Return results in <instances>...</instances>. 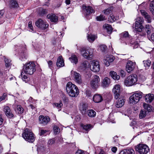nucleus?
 Masks as SVG:
<instances>
[{"instance_id":"48","label":"nucleus","mask_w":154,"mask_h":154,"mask_svg":"<svg viewBox=\"0 0 154 154\" xmlns=\"http://www.w3.org/2000/svg\"><path fill=\"white\" fill-rule=\"evenodd\" d=\"M104 13L106 15H108L112 12V10L110 8H108L103 11Z\"/></svg>"},{"instance_id":"13","label":"nucleus","mask_w":154,"mask_h":154,"mask_svg":"<svg viewBox=\"0 0 154 154\" xmlns=\"http://www.w3.org/2000/svg\"><path fill=\"white\" fill-rule=\"evenodd\" d=\"M35 25L38 27L42 29H45L48 27V24L43 20L39 19L35 23Z\"/></svg>"},{"instance_id":"32","label":"nucleus","mask_w":154,"mask_h":154,"mask_svg":"<svg viewBox=\"0 0 154 154\" xmlns=\"http://www.w3.org/2000/svg\"><path fill=\"white\" fill-rule=\"evenodd\" d=\"M110 83V79L108 77H105L103 80V85L104 87L107 86Z\"/></svg>"},{"instance_id":"29","label":"nucleus","mask_w":154,"mask_h":154,"mask_svg":"<svg viewBox=\"0 0 154 154\" xmlns=\"http://www.w3.org/2000/svg\"><path fill=\"white\" fill-rule=\"evenodd\" d=\"M119 17L115 16L112 14H111L108 18V20L109 22L112 23L118 20Z\"/></svg>"},{"instance_id":"38","label":"nucleus","mask_w":154,"mask_h":154,"mask_svg":"<svg viewBox=\"0 0 154 154\" xmlns=\"http://www.w3.org/2000/svg\"><path fill=\"white\" fill-rule=\"evenodd\" d=\"M143 107L145 109H146L148 112H150L152 110V106L145 103H143Z\"/></svg>"},{"instance_id":"10","label":"nucleus","mask_w":154,"mask_h":154,"mask_svg":"<svg viewBox=\"0 0 154 154\" xmlns=\"http://www.w3.org/2000/svg\"><path fill=\"white\" fill-rule=\"evenodd\" d=\"M90 67L91 70L94 72H98L100 69L99 62L95 60L91 61L90 63Z\"/></svg>"},{"instance_id":"53","label":"nucleus","mask_w":154,"mask_h":154,"mask_svg":"<svg viewBox=\"0 0 154 154\" xmlns=\"http://www.w3.org/2000/svg\"><path fill=\"white\" fill-rule=\"evenodd\" d=\"M86 95L88 97H91V93L90 90H87L86 91Z\"/></svg>"},{"instance_id":"9","label":"nucleus","mask_w":154,"mask_h":154,"mask_svg":"<svg viewBox=\"0 0 154 154\" xmlns=\"http://www.w3.org/2000/svg\"><path fill=\"white\" fill-rule=\"evenodd\" d=\"M143 22V18L138 17L136 19L135 30L137 32H141L142 31L143 26L142 23Z\"/></svg>"},{"instance_id":"28","label":"nucleus","mask_w":154,"mask_h":154,"mask_svg":"<svg viewBox=\"0 0 154 154\" xmlns=\"http://www.w3.org/2000/svg\"><path fill=\"white\" fill-rule=\"evenodd\" d=\"M103 28L105 29L109 34H110L112 32V29L111 26L108 24H105L103 26Z\"/></svg>"},{"instance_id":"19","label":"nucleus","mask_w":154,"mask_h":154,"mask_svg":"<svg viewBox=\"0 0 154 154\" xmlns=\"http://www.w3.org/2000/svg\"><path fill=\"white\" fill-rule=\"evenodd\" d=\"M114 58L112 55H107L104 57V62L106 66H108L110 63L113 62L114 60Z\"/></svg>"},{"instance_id":"8","label":"nucleus","mask_w":154,"mask_h":154,"mask_svg":"<svg viewBox=\"0 0 154 154\" xmlns=\"http://www.w3.org/2000/svg\"><path fill=\"white\" fill-rule=\"evenodd\" d=\"M82 9L83 14L87 19L89 17V15L90 14L94 13L95 12L91 7L86 6L85 5H83Z\"/></svg>"},{"instance_id":"37","label":"nucleus","mask_w":154,"mask_h":154,"mask_svg":"<svg viewBox=\"0 0 154 154\" xmlns=\"http://www.w3.org/2000/svg\"><path fill=\"white\" fill-rule=\"evenodd\" d=\"M23 72H22L21 73V76L22 78V79L23 81L25 82L26 83H27L29 80V78L26 75H23Z\"/></svg>"},{"instance_id":"34","label":"nucleus","mask_w":154,"mask_h":154,"mask_svg":"<svg viewBox=\"0 0 154 154\" xmlns=\"http://www.w3.org/2000/svg\"><path fill=\"white\" fill-rule=\"evenodd\" d=\"M81 126L82 128L85 130L86 131H89L92 128V126L91 124H82Z\"/></svg>"},{"instance_id":"5","label":"nucleus","mask_w":154,"mask_h":154,"mask_svg":"<svg viewBox=\"0 0 154 154\" xmlns=\"http://www.w3.org/2000/svg\"><path fill=\"white\" fill-rule=\"evenodd\" d=\"M137 80V76L136 75H130L125 80L124 84L127 86H131L136 84Z\"/></svg>"},{"instance_id":"27","label":"nucleus","mask_w":154,"mask_h":154,"mask_svg":"<svg viewBox=\"0 0 154 154\" xmlns=\"http://www.w3.org/2000/svg\"><path fill=\"white\" fill-rule=\"evenodd\" d=\"M119 154H134V151L132 149H125L121 151Z\"/></svg>"},{"instance_id":"40","label":"nucleus","mask_w":154,"mask_h":154,"mask_svg":"<svg viewBox=\"0 0 154 154\" xmlns=\"http://www.w3.org/2000/svg\"><path fill=\"white\" fill-rule=\"evenodd\" d=\"M143 62L144 66L146 69H148L151 63V62L150 60H144Z\"/></svg>"},{"instance_id":"49","label":"nucleus","mask_w":154,"mask_h":154,"mask_svg":"<svg viewBox=\"0 0 154 154\" xmlns=\"http://www.w3.org/2000/svg\"><path fill=\"white\" fill-rule=\"evenodd\" d=\"M100 47L102 51H105L107 49V47L105 45H101L100 46Z\"/></svg>"},{"instance_id":"24","label":"nucleus","mask_w":154,"mask_h":154,"mask_svg":"<svg viewBox=\"0 0 154 154\" xmlns=\"http://www.w3.org/2000/svg\"><path fill=\"white\" fill-rule=\"evenodd\" d=\"M93 101L95 103H99L103 100L102 96L99 94H96L93 97Z\"/></svg>"},{"instance_id":"1","label":"nucleus","mask_w":154,"mask_h":154,"mask_svg":"<svg viewBox=\"0 0 154 154\" xmlns=\"http://www.w3.org/2000/svg\"><path fill=\"white\" fill-rule=\"evenodd\" d=\"M66 90L69 95L72 97H76L79 93V90L77 86L70 82L67 83Z\"/></svg>"},{"instance_id":"44","label":"nucleus","mask_w":154,"mask_h":154,"mask_svg":"<svg viewBox=\"0 0 154 154\" xmlns=\"http://www.w3.org/2000/svg\"><path fill=\"white\" fill-rule=\"evenodd\" d=\"M96 19L97 20L99 21H103L105 20V17L103 15H100L99 16L97 17Z\"/></svg>"},{"instance_id":"20","label":"nucleus","mask_w":154,"mask_h":154,"mask_svg":"<svg viewBox=\"0 0 154 154\" xmlns=\"http://www.w3.org/2000/svg\"><path fill=\"white\" fill-rule=\"evenodd\" d=\"M4 111L8 118H11L14 116L10 108L8 106H5L4 108Z\"/></svg>"},{"instance_id":"57","label":"nucleus","mask_w":154,"mask_h":154,"mask_svg":"<svg viewBox=\"0 0 154 154\" xmlns=\"http://www.w3.org/2000/svg\"><path fill=\"white\" fill-rule=\"evenodd\" d=\"M52 62L51 60H49L48 62L49 67L51 69H52Z\"/></svg>"},{"instance_id":"15","label":"nucleus","mask_w":154,"mask_h":154,"mask_svg":"<svg viewBox=\"0 0 154 154\" xmlns=\"http://www.w3.org/2000/svg\"><path fill=\"white\" fill-rule=\"evenodd\" d=\"M71 73L74 78L75 81L78 84H81L82 82V80L81 75L76 72L72 71Z\"/></svg>"},{"instance_id":"12","label":"nucleus","mask_w":154,"mask_h":154,"mask_svg":"<svg viewBox=\"0 0 154 154\" xmlns=\"http://www.w3.org/2000/svg\"><path fill=\"white\" fill-rule=\"evenodd\" d=\"M100 79L97 75L94 76V79L91 81L90 84L91 87L94 89L97 88L100 85Z\"/></svg>"},{"instance_id":"45","label":"nucleus","mask_w":154,"mask_h":154,"mask_svg":"<svg viewBox=\"0 0 154 154\" xmlns=\"http://www.w3.org/2000/svg\"><path fill=\"white\" fill-rule=\"evenodd\" d=\"M146 112L145 111L141 110L139 114V117L140 119L144 118L146 115Z\"/></svg>"},{"instance_id":"6","label":"nucleus","mask_w":154,"mask_h":154,"mask_svg":"<svg viewBox=\"0 0 154 154\" xmlns=\"http://www.w3.org/2000/svg\"><path fill=\"white\" fill-rule=\"evenodd\" d=\"M135 150L140 154H147L149 151V148L146 145L141 143L135 146Z\"/></svg>"},{"instance_id":"41","label":"nucleus","mask_w":154,"mask_h":154,"mask_svg":"<svg viewBox=\"0 0 154 154\" xmlns=\"http://www.w3.org/2000/svg\"><path fill=\"white\" fill-rule=\"evenodd\" d=\"M150 10L152 13V14L154 16V0L152 1L150 5Z\"/></svg>"},{"instance_id":"54","label":"nucleus","mask_w":154,"mask_h":154,"mask_svg":"<svg viewBox=\"0 0 154 154\" xmlns=\"http://www.w3.org/2000/svg\"><path fill=\"white\" fill-rule=\"evenodd\" d=\"M62 99L64 102L66 103L68 102L69 100L65 96H63L62 97Z\"/></svg>"},{"instance_id":"18","label":"nucleus","mask_w":154,"mask_h":154,"mask_svg":"<svg viewBox=\"0 0 154 154\" xmlns=\"http://www.w3.org/2000/svg\"><path fill=\"white\" fill-rule=\"evenodd\" d=\"M135 63L131 61H128L126 65V70L128 72L132 71L134 68Z\"/></svg>"},{"instance_id":"33","label":"nucleus","mask_w":154,"mask_h":154,"mask_svg":"<svg viewBox=\"0 0 154 154\" xmlns=\"http://www.w3.org/2000/svg\"><path fill=\"white\" fill-rule=\"evenodd\" d=\"M69 59L72 63H74L75 64L77 63L78 61V58L75 55H72L71 57L69 58Z\"/></svg>"},{"instance_id":"3","label":"nucleus","mask_w":154,"mask_h":154,"mask_svg":"<svg viewBox=\"0 0 154 154\" xmlns=\"http://www.w3.org/2000/svg\"><path fill=\"white\" fill-rule=\"evenodd\" d=\"M80 51L82 56L85 58L90 60L92 59L93 57L94 49L90 48L85 49L84 48H82L80 49Z\"/></svg>"},{"instance_id":"46","label":"nucleus","mask_w":154,"mask_h":154,"mask_svg":"<svg viewBox=\"0 0 154 154\" xmlns=\"http://www.w3.org/2000/svg\"><path fill=\"white\" fill-rule=\"evenodd\" d=\"M82 66L84 68H87L90 67V64L87 61H85L83 62Z\"/></svg>"},{"instance_id":"59","label":"nucleus","mask_w":154,"mask_h":154,"mask_svg":"<svg viewBox=\"0 0 154 154\" xmlns=\"http://www.w3.org/2000/svg\"><path fill=\"white\" fill-rule=\"evenodd\" d=\"M26 58L27 57L24 54H23L21 56L20 59L22 61H24L26 59Z\"/></svg>"},{"instance_id":"61","label":"nucleus","mask_w":154,"mask_h":154,"mask_svg":"<svg viewBox=\"0 0 154 154\" xmlns=\"http://www.w3.org/2000/svg\"><path fill=\"white\" fill-rule=\"evenodd\" d=\"M7 96V95L5 93H4L3 95L1 97V99L2 100H5L6 98V97Z\"/></svg>"},{"instance_id":"2","label":"nucleus","mask_w":154,"mask_h":154,"mask_svg":"<svg viewBox=\"0 0 154 154\" xmlns=\"http://www.w3.org/2000/svg\"><path fill=\"white\" fill-rule=\"evenodd\" d=\"M35 70V65L34 63L29 62L23 65L22 71L26 74L32 75Z\"/></svg>"},{"instance_id":"7","label":"nucleus","mask_w":154,"mask_h":154,"mask_svg":"<svg viewBox=\"0 0 154 154\" xmlns=\"http://www.w3.org/2000/svg\"><path fill=\"white\" fill-rule=\"evenodd\" d=\"M142 93L139 92L136 93L130 97L129 102L130 104H136L137 103L142 97Z\"/></svg>"},{"instance_id":"17","label":"nucleus","mask_w":154,"mask_h":154,"mask_svg":"<svg viewBox=\"0 0 154 154\" xmlns=\"http://www.w3.org/2000/svg\"><path fill=\"white\" fill-rule=\"evenodd\" d=\"M121 40L125 43H128V40L131 39V36L129 35L127 31L124 32L121 34Z\"/></svg>"},{"instance_id":"63","label":"nucleus","mask_w":154,"mask_h":154,"mask_svg":"<svg viewBox=\"0 0 154 154\" xmlns=\"http://www.w3.org/2000/svg\"><path fill=\"white\" fill-rule=\"evenodd\" d=\"M120 73L122 77H125V73L123 70H121L120 71Z\"/></svg>"},{"instance_id":"50","label":"nucleus","mask_w":154,"mask_h":154,"mask_svg":"<svg viewBox=\"0 0 154 154\" xmlns=\"http://www.w3.org/2000/svg\"><path fill=\"white\" fill-rule=\"evenodd\" d=\"M54 106L57 107L58 109L61 108L63 104L62 103H55L54 104Z\"/></svg>"},{"instance_id":"51","label":"nucleus","mask_w":154,"mask_h":154,"mask_svg":"<svg viewBox=\"0 0 154 154\" xmlns=\"http://www.w3.org/2000/svg\"><path fill=\"white\" fill-rule=\"evenodd\" d=\"M87 108V106L85 104H83L82 105H80V110H85Z\"/></svg>"},{"instance_id":"26","label":"nucleus","mask_w":154,"mask_h":154,"mask_svg":"<svg viewBox=\"0 0 154 154\" xmlns=\"http://www.w3.org/2000/svg\"><path fill=\"white\" fill-rule=\"evenodd\" d=\"M125 101V99L120 98L116 101V106L117 108L122 107L124 105Z\"/></svg>"},{"instance_id":"16","label":"nucleus","mask_w":154,"mask_h":154,"mask_svg":"<svg viewBox=\"0 0 154 154\" xmlns=\"http://www.w3.org/2000/svg\"><path fill=\"white\" fill-rule=\"evenodd\" d=\"M50 121L49 117L47 116H44L43 115H40L39 117V121L40 124L46 125Z\"/></svg>"},{"instance_id":"22","label":"nucleus","mask_w":154,"mask_h":154,"mask_svg":"<svg viewBox=\"0 0 154 154\" xmlns=\"http://www.w3.org/2000/svg\"><path fill=\"white\" fill-rule=\"evenodd\" d=\"M140 12L141 14L146 20L148 23L151 22V18L147 13L144 10H141Z\"/></svg>"},{"instance_id":"47","label":"nucleus","mask_w":154,"mask_h":154,"mask_svg":"<svg viewBox=\"0 0 154 154\" xmlns=\"http://www.w3.org/2000/svg\"><path fill=\"white\" fill-rule=\"evenodd\" d=\"M131 39L129 40H128V42H125V44L126 45H129L131 44V45H134V43H135V40L134 38H132L131 37Z\"/></svg>"},{"instance_id":"58","label":"nucleus","mask_w":154,"mask_h":154,"mask_svg":"<svg viewBox=\"0 0 154 154\" xmlns=\"http://www.w3.org/2000/svg\"><path fill=\"white\" fill-rule=\"evenodd\" d=\"M75 154H84V152L83 151L79 149L76 152Z\"/></svg>"},{"instance_id":"4","label":"nucleus","mask_w":154,"mask_h":154,"mask_svg":"<svg viewBox=\"0 0 154 154\" xmlns=\"http://www.w3.org/2000/svg\"><path fill=\"white\" fill-rule=\"evenodd\" d=\"M22 136L26 140L29 142L32 143L35 140L34 134L31 131L27 128L24 130Z\"/></svg>"},{"instance_id":"14","label":"nucleus","mask_w":154,"mask_h":154,"mask_svg":"<svg viewBox=\"0 0 154 154\" xmlns=\"http://www.w3.org/2000/svg\"><path fill=\"white\" fill-rule=\"evenodd\" d=\"M120 87V85H116L112 90L115 98L116 99L119 98L120 93L121 92Z\"/></svg>"},{"instance_id":"60","label":"nucleus","mask_w":154,"mask_h":154,"mask_svg":"<svg viewBox=\"0 0 154 154\" xmlns=\"http://www.w3.org/2000/svg\"><path fill=\"white\" fill-rule=\"evenodd\" d=\"M28 26L32 30H33V28L32 25V22L31 21H30L29 22Z\"/></svg>"},{"instance_id":"23","label":"nucleus","mask_w":154,"mask_h":154,"mask_svg":"<svg viewBox=\"0 0 154 154\" xmlns=\"http://www.w3.org/2000/svg\"><path fill=\"white\" fill-rule=\"evenodd\" d=\"M154 99V96L153 94H149L145 96V101L147 103H151Z\"/></svg>"},{"instance_id":"56","label":"nucleus","mask_w":154,"mask_h":154,"mask_svg":"<svg viewBox=\"0 0 154 154\" xmlns=\"http://www.w3.org/2000/svg\"><path fill=\"white\" fill-rule=\"evenodd\" d=\"M118 137L117 136H115L114 137H113V142L115 143H118L119 140L118 139Z\"/></svg>"},{"instance_id":"52","label":"nucleus","mask_w":154,"mask_h":154,"mask_svg":"<svg viewBox=\"0 0 154 154\" xmlns=\"http://www.w3.org/2000/svg\"><path fill=\"white\" fill-rule=\"evenodd\" d=\"M55 140L53 139H50L48 142V144L50 145H51L55 143Z\"/></svg>"},{"instance_id":"31","label":"nucleus","mask_w":154,"mask_h":154,"mask_svg":"<svg viewBox=\"0 0 154 154\" xmlns=\"http://www.w3.org/2000/svg\"><path fill=\"white\" fill-rule=\"evenodd\" d=\"M87 38L88 41L90 42H92L97 38L96 35L93 34H88L87 36Z\"/></svg>"},{"instance_id":"36","label":"nucleus","mask_w":154,"mask_h":154,"mask_svg":"<svg viewBox=\"0 0 154 154\" xmlns=\"http://www.w3.org/2000/svg\"><path fill=\"white\" fill-rule=\"evenodd\" d=\"M88 116L91 117H95L96 115V112L94 110L91 109L88 110L87 112Z\"/></svg>"},{"instance_id":"42","label":"nucleus","mask_w":154,"mask_h":154,"mask_svg":"<svg viewBox=\"0 0 154 154\" xmlns=\"http://www.w3.org/2000/svg\"><path fill=\"white\" fill-rule=\"evenodd\" d=\"M5 66L7 67H9L11 65V60L7 58H5Z\"/></svg>"},{"instance_id":"43","label":"nucleus","mask_w":154,"mask_h":154,"mask_svg":"<svg viewBox=\"0 0 154 154\" xmlns=\"http://www.w3.org/2000/svg\"><path fill=\"white\" fill-rule=\"evenodd\" d=\"M53 130L55 134H57L60 132V129L56 125H54L53 127Z\"/></svg>"},{"instance_id":"25","label":"nucleus","mask_w":154,"mask_h":154,"mask_svg":"<svg viewBox=\"0 0 154 154\" xmlns=\"http://www.w3.org/2000/svg\"><path fill=\"white\" fill-rule=\"evenodd\" d=\"M56 65L58 67H62L64 66V61L62 56H60L57 58Z\"/></svg>"},{"instance_id":"21","label":"nucleus","mask_w":154,"mask_h":154,"mask_svg":"<svg viewBox=\"0 0 154 154\" xmlns=\"http://www.w3.org/2000/svg\"><path fill=\"white\" fill-rule=\"evenodd\" d=\"M47 17L51 22L55 23H57L58 20V17L54 14H49L47 15Z\"/></svg>"},{"instance_id":"35","label":"nucleus","mask_w":154,"mask_h":154,"mask_svg":"<svg viewBox=\"0 0 154 154\" xmlns=\"http://www.w3.org/2000/svg\"><path fill=\"white\" fill-rule=\"evenodd\" d=\"M11 7L13 8H16L18 6V5L17 2L14 0H11L9 3Z\"/></svg>"},{"instance_id":"64","label":"nucleus","mask_w":154,"mask_h":154,"mask_svg":"<svg viewBox=\"0 0 154 154\" xmlns=\"http://www.w3.org/2000/svg\"><path fill=\"white\" fill-rule=\"evenodd\" d=\"M111 150L112 152L115 153L117 150V148L116 147H113L112 148Z\"/></svg>"},{"instance_id":"55","label":"nucleus","mask_w":154,"mask_h":154,"mask_svg":"<svg viewBox=\"0 0 154 154\" xmlns=\"http://www.w3.org/2000/svg\"><path fill=\"white\" fill-rule=\"evenodd\" d=\"M47 132V131L46 130L41 129L40 130V135H43Z\"/></svg>"},{"instance_id":"30","label":"nucleus","mask_w":154,"mask_h":154,"mask_svg":"<svg viewBox=\"0 0 154 154\" xmlns=\"http://www.w3.org/2000/svg\"><path fill=\"white\" fill-rule=\"evenodd\" d=\"M110 75L111 77L115 80H119L120 78V76L117 75V73L114 71H111L110 72Z\"/></svg>"},{"instance_id":"62","label":"nucleus","mask_w":154,"mask_h":154,"mask_svg":"<svg viewBox=\"0 0 154 154\" xmlns=\"http://www.w3.org/2000/svg\"><path fill=\"white\" fill-rule=\"evenodd\" d=\"M7 96V95L5 93H4L3 95L1 97V99L2 100H5L6 98V97Z\"/></svg>"},{"instance_id":"39","label":"nucleus","mask_w":154,"mask_h":154,"mask_svg":"<svg viewBox=\"0 0 154 154\" xmlns=\"http://www.w3.org/2000/svg\"><path fill=\"white\" fill-rule=\"evenodd\" d=\"M16 111L18 113L21 114L23 112V109L22 107L21 106L19 105L17 106Z\"/></svg>"},{"instance_id":"11","label":"nucleus","mask_w":154,"mask_h":154,"mask_svg":"<svg viewBox=\"0 0 154 154\" xmlns=\"http://www.w3.org/2000/svg\"><path fill=\"white\" fill-rule=\"evenodd\" d=\"M152 29V27L151 26H150L149 25H146V26L145 28H144L143 27L142 31L141 32H140V34L142 36H145L146 35L145 31L146 32L147 35V36L149 38V35L151 33V31ZM149 39H150V38H149Z\"/></svg>"}]
</instances>
